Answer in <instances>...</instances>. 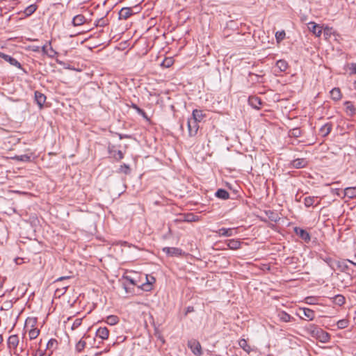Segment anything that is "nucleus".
<instances>
[{
    "label": "nucleus",
    "mask_w": 356,
    "mask_h": 356,
    "mask_svg": "<svg viewBox=\"0 0 356 356\" xmlns=\"http://www.w3.org/2000/svg\"><path fill=\"white\" fill-rule=\"evenodd\" d=\"M68 286H69L68 285H66V286H63V289H64V292H65V291H66V290L67 289Z\"/></svg>",
    "instance_id": "55"
},
{
    "label": "nucleus",
    "mask_w": 356,
    "mask_h": 356,
    "mask_svg": "<svg viewBox=\"0 0 356 356\" xmlns=\"http://www.w3.org/2000/svg\"><path fill=\"white\" fill-rule=\"evenodd\" d=\"M108 24V20L105 17H101L95 21V26L99 27H104Z\"/></svg>",
    "instance_id": "30"
},
{
    "label": "nucleus",
    "mask_w": 356,
    "mask_h": 356,
    "mask_svg": "<svg viewBox=\"0 0 356 356\" xmlns=\"http://www.w3.org/2000/svg\"><path fill=\"white\" fill-rule=\"evenodd\" d=\"M338 266L341 271H346L348 269V266L345 262H339Z\"/></svg>",
    "instance_id": "48"
},
{
    "label": "nucleus",
    "mask_w": 356,
    "mask_h": 356,
    "mask_svg": "<svg viewBox=\"0 0 356 356\" xmlns=\"http://www.w3.org/2000/svg\"><path fill=\"white\" fill-rule=\"evenodd\" d=\"M193 312V307H188L186 309V314H187L189 312Z\"/></svg>",
    "instance_id": "52"
},
{
    "label": "nucleus",
    "mask_w": 356,
    "mask_h": 356,
    "mask_svg": "<svg viewBox=\"0 0 356 356\" xmlns=\"http://www.w3.org/2000/svg\"><path fill=\"white\" fill-rule=\"evenodd\" d=\"M106 323L111 325H113L118 323V317L115 315H111L107 317L106 318Z\"/></svg>",
    "instance_id": "33"
},
{
    "label": "nucleus",
    "mask_w": 356,
    "mask_h": 356,
    "mask_svg": "<svg viewBox=\"0 0 356 356\" xmlns=\"http://www.w3.org/2000/svg\"><path fill=\"white\" fill-rule=\"evenodd\" d=\"M131 108L136 110V111L140 115L143 116L144 118H147V114L145 112L144 110L138 107L136 104L131 103Z\"/></svg>",
    "instance_id": "31"
},
{
    "label": "nucleus",
    "mask_w": 356,
    "mask_h": 356,
    "mask_svg": "<svg viewBox=\"0 0 356 356\" xmlns=\"http://www.w3.org/2000/svg\"><path fill=\"white\" fill-rule=\"evenodd\" d=\"M38 9V6L35 3L31 4L29 6H27L24 10V13L26 17L31 16L32 14H33L36 10Z\"/></svg>",
    "instance_id": "23"
},
{
    "label": "nucleus",
    "mask_w": 356,
    "mask_h": 356,
    "mask_svg": "<svg viewBox=\"0 0 356 356\" xmlns=\"http://www.w3.org/2000/svg\"><path fill=\"white\" fill-rule=\"evenodd\" d=\"M13 159L22 162H29L31 161V156L28 154L19 155L14 156Z\"/></svg>",
    "instance_id": "32"
},
{
    "label": "nucleus",
    "mask_w": 356,
    "mask_h": 356,
    "mask_svg": "<svg viewBox=\"0 0 356 356\" xmlns=\"http://www.w3.org/2000/svg\"><path fill=\"white\" fill-rule=\"evenodd\" d=\"M134 12H133V10L131 8H129V7H125V8H122L120 11H119V19H128L130 16H131L132 15H134Z\"/></svg>",
    "instance_id": "8"
},
{
    "label": "nucleus",
    "mask_w": 356,
    "mask_h": 356,
    "mask_svg": "<svg viewBox=\"0 0 356 356\" xmlns=\"http://www.w3.org/2000/svg\"><path fill=\"white\" fill-rule=\"evenodd\" d=\"M163 251L170 256H179L182 254V250L178 248L165 247L163 248Z\"/></svg>",
    "instance_id": "12"
},
{
    "label": "nucleus",
    "mask_w": 356,
    "mask_h": 356,
    "mask_svg": "<svg viewBox=\"0 0 356 356\" xmlns=\"http://www.w3.org/2000/svg\"><path fill=\"white\" fill-rule=\"evenodd\" d=\"M198 122L193 120L192 118L188 119L187 121V126H188V135L190 136H194L197 134L199 126H198Z\"/></svg>",
    "instance_id": "4"
},
{
    "label": "nucleus",
    "mask_w": 356,
    "mask_h": 356,
    "mask_svg": "<svg viewBox=\"0 0 356 356\" xmlns=\"http://www.w3.org/2000/svg\"><path fill=\"white\" fill-rule=\"evenodd\" d=\"M19 340L17 335L13 334V335L10 336L8 339V348L10 350H15L14 352L15 353L17 346L19 344Z\"/></svg>",
    "instance_id": "6"
},
{
    "label": "nucleus",
    "mask_w": 356,
    "mask_h": 356,
    "mask_svg": "<svg viewBox=\"0 0 356 356\" xmlns=\"http://www.w3.org/2000/svg\"><path fill=\"white\" fill-rule=\"evenodd\" d=\"M35 323L36 321L35 318H28L26 321L25 328L29 332V337L31 340L36 339L40 333V330L34 327Z\"/></svg>",
    "instance_id": "2"
},
{
    "label": "nucleus",
    "mask_w": 356,
    "mask_h": 356,
    "mask_svg": "<svg viewBox=\"0 0 356 356\" xmlns=\"http://www.w3.org/2000/svg\"><path fill=\"white\" fill-rule=\"evenodd\" d=\"M285 35L286 34H285L284 31H277L275 33V38H276L277 41H281V40H282L285 38Z\"/></svg>",
    "instance_id": "41"
},
{
    "label": "nucleus",
    "mask_w": 356,
    "mask_h": 356,
    "mask_svg": "<svg viewBox=\"0 0 356 356\" xmlns=\"http://www.w3.org/2000/svg\"><path fill=\"white\" fill-rule=\"evenodd\" d=\"M46 99L47 97L43 93L39 91H35V101L40 108L43 107Z\"/></svg>",
    "instance_id": "10"
},
{
    "label": "nucleus",
    "mask_w": 356,
    "mask_h": 356,
    "mask_svg": "<svg viewBox=\"0 0 356 356\" xmlns=\"http://www.w3.org/2000/svg\"><path fill=\"white\" fill-rule=\"evenodd\" d=\"M348 261L349 263L352 264L353 265H354V266H356V263H355V262H353V261H350V260H348Z\"/></svg>",
    "instance_id": "56"
},
{
    "label": "nucleus",
    "mask_w": 356,
    "mask_h": 356,
    "mask_svg": "<svg viewBox=\"0 0 356 356\" xmlns=\"http://www.w3.org/2000/svg\"><path fill=\"white\" fill-rule=\"evenodd\" d=\"M86 345V341L81 339L76 343V344L75 346V349L77 352L80 353L85 348Z\"/></svg>",
    "instance_id": "35"
},
{
    "label": "nucleus",
    "mask_w": 356,
    "mask_h": 356,
    "mask_svg": "<svg viewBox=\"0 0 356 356\" xmlns=\"http://www.w3.org/2000/svg\"><path fill=\"white\" fill-rule=\"evenodd\" d=\"M188 347L191 350L193 353L196 356L202 355V346L196 339H191L188 341Z\"/></svg>",
    "instance_id": "3"
},
{
    "label": "nucleus",
    "mask_w": 356,
    "mask_h": 356,
    "mask_svg": "<svg viewBox=\"0 0 356 356\" xmlns=\"http://www.w3.org/2000/svg\"><path fill=\"white\" fill-rule=\"evenodd\" d=\"M291 165L296 168H302L307 165V161L305 159H297L292 161Z\"/></svg>",
    "instance_id": "19"
},
{
    "label": "nucleus",
    "mask_w": 356,
    "mask_h": 356,
    "mask_svg": "<svg viewBox=\"0 0 356 356\" xmlns=\"http://www.w3.org/2000/svg\"><path fill=\"white\" fill-rule=\"evenodd\" d=\"M234 230L233 228H225L222 227L221 229H219L218 231H216L217 234H218L219 236H232L234 235Z\"/></svg>",
    "instance_id": "15"
},
{
    "label": "nucleus",
    "mask_w": 356,
    "mask_h": 356,
    "mask_svg": "<svg viewBox=\"0 0 356 356\" xmlns=\"http://www.w3.org/2000/svg\"><path fill=\"white\" fill-rule=\"evenodd\" d=\"M57 345V341L54 339H51L47 344V348L48 349H50V348H54L56 347V346Z\"/></svg>",
    "instance_id": "43"
},
{
    "label": "nucleus",
    "mask_w": 356,
    "mask_h": 356,
    "mask_svg": "<svg viewBox=\"0 0 356 356\" xmlns=\"http://www.w3.org/2000/svg\"><path fill=\"white\" fill-rule=\"evenodd\" d=\"M156 281L153 276L146 275V282L142 285V289L145 291H150L152 289V284Z\"/></svg>",
    "instance_id": "11"
},
{
    "label": "nucleus",
    "mask_w": 356,
    "mask_h": 356,
    "mask_svg": "<svg viewBox=\"0 0 356 356\" xmlns=\"http://www.w3.org/2000/svg\"><path fill=\"white\" fill-rule=\"evenodd\" d=\"M86 22V18L83 15H77L72 19V24L74 26H78L83 24Z\"/></svg>",
    "instance_id": "22"
},
{
    "label": "nucleus",
    "mask_w": 356,
    "mask_h": 356,
    "mask_svg": "<svg viewBox=\"0 0 356 356\" xmlns=\"http://www.w3.org/2000/svg\"><path fill=\"white\" fill-rule=\"evenodd\" d=\"M3 341V338H2V336L0 334V343L2 342Z\"/></svg>",
    "instance_id": "57"
},
{
    "label": "nucleus",
    "mask_w": 356,
    "mask_h": 356,
    "mask_svg": "<svg viewBox=\"0 0 356 356\" xmlns=\"http://www.w3.org/2000/svg\"><path fill=\"white\" fill-rule=\"evenodd\" d=\"M238 345L248 353H250L252 350L250 346L248 344L247 341L244 339H242L238 341Z\"/></svg>",
    "instance_id": "29"
},
{
    "label": "nucleus",
    "mask_w": 356,
    "mask_h": 356,
    "mask_svg": "<svg viewBox=\"0 0 356 356\" xmlns=\"http://www.w3.org/2000/svg\"><path fill=\"white\" fill-rule=\"evenodd\" d=\"M248 104L257 110L260 109V106L262 105L263 102L261 99L257 96H250L248 98Z\"/></svg>",
    "instance_id": "7"
},
{
    "label": "nucleus",
    "mask_w": 356,
    "mask_h": 356,
    "mask_svg": "<svg viewBox=\"0 0 356 356\" xmlns=\"http://www.w3.org/2000/svg\"><path fill=\"white\" fill-rule=\"evenodd\" d=\"M332 129V124L326 123L321 127L319 132L323 137H325L331 132Z\"/></svg>",
    "instance_id": "18"
},
{
    "label": "nucleus",
    "mask_w": 356,
    "mask_h": 356,
    "mask_svg": "<svg viewBox=\"0 0 356 356\" xmlns=\"http://www.w3.org/2000/svg\"><path fill=\"white\" fill-rule=\"evenodd\" d=\"M308 29L317 37H319L322 33V28L314 22L308 23Z\"/></svg>",
    "instance_id": "9"
},
{
    "label": "nucleus",
    "mask_w": 356,
    "mask_h": 356,
    "mask_svg": "<svg viewBox=\"0 0 356 356\" xmlns=\"http://www.w3.org/2000/svg\"><path fill=\"white\" fill-rule=\"evenodd\" d=\"M344 195L349 198H353L356 196V188L354 187L346 188L343 191Z\"/></svg>",
    "instance_id": "25"
},
{
    "label": "nucleus",
    "mask_w": 356,
    "mask_h": 356,
    "mask_svg": "<svg viewBox=\"0 0 356 356\" xmlns=\"http://www.w3.org/2000/svg\"><path fill=\"white\" fill-rule=\"evenodd\" d=\"M240 246V242L236 240H230L228 243V247L230 249L236 250Z\"/></svg>",
    "instance_id": "36"
},
{
    "label": "nucleus",
    "mask_w": 356,
    "mask_h": 356,
    "mask_svg": "<svg viewBox=\"0 0 356 356\" xmlns=\"http://www.w3.org/2000/svg\"><path fill=\"white\" fill-rule=\"evenodd\" d=\"M334 302L339 306L345 303V298L342 295H337L334 298Z\"/></svg>",
    "instance_id": "34"
},
{
    "label": "nucleus",
    "mask_w": 356,
    "mask_h": 356,
    "mask_svg": "<svg viewBox=\"0 0 356 356\" xmlns=\"http://www.w3.org/2000/svg\"><path fill=\"white\" fill-rule=\"evenodd\" d=\"M337 327L339 329H343L348 326V321L347 319H341L337 323Z\"/></svg>",
    "instance_id": "37"
},
{
    "label": "nucleus",
    "mask_w": 356,
    "mask_h": 356,
    "mask_svg": "<svg viewBox=\"0 0 356 356\" xmlns=\"http://www.w3.org/2000/svg\"><path fill=\"white\" fill-rule=\"evenodd\" d=\"M81 321H82L81 318L75 319V321H74V323L72 325V330H75L77 327H79L81 325Z\"/></svg>",
    "instance_id": "44"
},
{
    "label": "nucleus",
    "mask_w": 356,
    "mask_h": 356,
    "mask_svg": "<svg viewBox=\"0 0 356 356\" xmlns=\"http://www.w3.org/2000/svg\"><path fill=\"white\" fill-rule=\"evenodd\" d=\"M276 67L279 68L280 72H285L288 68V63L286 60L280 59L277 61Z\"/></svg>",
    "instance_id": "26"
},
{
    "label": "nucleus",
    "mask_w": 356,
    "mask_h": 356,
    "mask_svg": "<svg viewBox=\"0 0 356 356\" xmlns=\"http://www.w3.org/2000/svg\"><path fill=\"white\" fill-rule=\"evenodd\" d=\"M0 57L3 58L6 61L8 62L11 65L15 66L19 69L22 68L21 63L11 56L7 55L4 53H0Z\"/></svg>",
    "instance_id": "5"
},
{
    "label": "nucleus",
    "mask_w": 356,
    "mask_h": 356,
    "mask_svg": "<svg viewBox=\"0 0 356 356\" xmlns=\"http://www.w3.org/2000/svg\"><path fill=\"white\" fill-rule=\"evenodd\" d=\"M173 64V60L172 58H165L163 62L161 63V65L164 67H170Z\"/></svg>",
    "instance_id": "38"
},
{
    "label": "nucleus",
    "mask_w": 356,
    "mask_h": 356,
    "mask_svg": "<svg viewBox=\"0 0 356 356\" xmlns=\"http://www.w3.org/2000/svg\"><path fill=\"white\" fill-rule=\"evenodd\" d=\"M278 318L280 321L283 322H290L293 318L289 314L286 312L282 311L278 313Z\"/></svg>",
    "instance_id": "24"
},
{
    "label": "nucleus",
    "mask_w": 356,
    "mask_h": 356,
    "mask_svg": "<svg viewBox=\"0 0 356 356\" xmlns=\"http://www.w3.org/2000/svg\"><path fill=\"white\" fill-rule=\"evenodd\" d=\"M291 135L296 138L300 136L301 131L299 128L293 129L291 131Z\"/></svg>",
    "instance_id": "46"
},
{
    "label": "nucleus",
    "mask_w": 356,
    "mask_h": 356,
    "mask_svg": "<svg viewBox=\"0 0 356 356\" xmlns=\"http://www.w3.org/2000/svg\"><path fill=\"white\" fill-rule=\"evenodd\" d=\"M216 196L220 199L227 200L229 198V193L224 189H218L216 192Z\"/></svg>",
    "instance_id": "28"
},
{
    "label": "nucleus",
    "mask_w": 356,
    "mask_h": 356,
    "mask_svg": "<svg viewBox=\"0 0 356 356\" xmlns=\"http://www.w3.org/2000/svg\"><path fill=\"white\" fill-rule=\"evenodd\" d=\"M198 218L195 216H194L193 214L191 213V214H188L186 218V220L188 221V222H193V221H196L197 220Z\"/></svg>",
    "instance_id": "47"
},
{
    "label": "nucleus",
    "mask_w": 356,
    "mask_h": 356,
    "mask_svg": "<svg viewBox=\"0 0 356 356\" xmlns=\"http://www.w3.org/2000/svg\"><path fill=\"white\" fill-rule=\"evenodd\" d=\"M41 49H42V51L43 54H48V49H47V45H44L41 47Z\"/></svg>",
    "instance_id": "51"
},
{
    "label": "nucleus",
    "mask_w": 356,
    "mask_h": 356,
    "mask_svg": "<svg viewBox=\"0 0 356 356\" xmlns=\"http://www.w3.org/2000/svg\"><path fill=\"white\" fill-rule=\"evenodd\" d=\"M96 335L97 337L101 338L102 339H106L108 337L109 332L106 327H99L96 332Z\"/></svg>",
    "instance_id": "21"
},
{
    "label": "nucleus",
    "mask_w": 356,
    "mask_h": 356,
    "mask_svg": "<svg viewBox=\"0 0 356 356\" xmlns=\"http://www.w3.org/2000/svg\"><path fill=\"white\" fill-rule=\"evenodd\" d=\"M124 138V136H122V135H120V139H122V138Z\"/></svg>",
    "instance_id": "58"
},
{
    "label": "nucleus",
    "mask_w": 356,
    "mask_h": 356,
    "mask_svg": "<svg viewBox=\"0 0 356 356\" xmlns=\"http://www.w3.org/2000/svg\"><path fill=\"white\" fill-rule=\"evenodd\" d=\"M305 330L307 334L311 335V337L315 338L321 343H327L330 339V336L327 332L314 324L309 325L305 327Z\"/></svg>",
    "instance_id": "1"
},
{
    "label": "nucleus",
    "mask_w": 356,
    "mask_h": 356,
    "mask_svg": "<svg viewBox=\"0 0 356 356\" xmlns=\"http://www.w3.org/2000/svg\"><path fill=\"white\" fill-rule=\"evenodd\" d=\"M48 56L50 58H54L56 55H58V52L56 51L52 47H49L48 49Z\"/></svg>",
    "instance_id": "45"
},
{
    "label": "nucleus",
    "mask_w": 356,
    "mask_h": 356,
    "mask_svg": "<svg viewBox=\"0 0 356 356\" xmlns=\"http://www.w3.org/2000/svg\"><path fill=\"white\" fill-rule=\"evenodd\" d=\"M314 200L313 197H307L305 198V201H304V203H305V205L307 207H309L313 205L314 204Z\"/></svg>",
    "instance_id": "40"
},
{
    "label": "nucleus",
    "mask_w": 356,
    "mask_h": 356,
    "mask_svg": "<svg viewBox=\"0 0 356 356\" xmlns=\"http://www.w3.org/2000/svg\"><path fill=\"white\" fill-rule=\"evenodd\" d=\"M295 232L305 242H309L311 239L309 234L305 229L301 228L296 227Z\"/></svg>",
    "instance_id": "13"
},
{
    "label": "nucleus",
    "mask_w": 356,
    "mask_h": 356,
    "mask_svg": "<svg viewBox=\"0 0 356 356\" xmlns=\"http://www.w3.org/2000/svg\"><path fill=\"white\" fill-rule=\"evenodd\" d=\"M120 172L124 173L126 175H129L131 172V168L129 165L126 164H123L120 166L119 169Z\"/></svg>",
    "instance_id": "39"
},
{
    "label": "nucleus",
    "mask_w": 356,
    "mask_h": 356,
    "mask_svg": "<svg viewBox=\"0 0 356 356\" xmlns=\"http://www.w3.org/2000/svg\"><path fill=\"white\" fill-rule=\"evenodd\" d=\"M345 111L348 115L352 117L356 113V108L353 104L350 101L344 102Z\"/></svg>",
    "instance_id": "14"
},
{
    "label": "nucleus",
    "mask_w": 356,
    "mask_h": 356,
    "mask_svg": "<svg viewBox=\"0 0 356 356\" xmlns=\"http://www.w3.org/2000/svg\"><path fill=\"white\" fill-rule=\"evenodd\" d=\"M303 315L306 318H307L309 321H312L315 317V313L313 310L308 309V308H304L302 309Z\"/></svg>",
    "instance_id": "27"
},
{
    "label": "nucleus",
    "mask_w": 356,
    "mask_h": 356,
    "mask_svg": "<svg viewBox=\"0 0 356 356\" xmlns=\"http://www.w3.org/2000/svg\"><path fill=\"white\" fill-rule=\"evenodd\" d=\"M31 49L33 51L38 52L40 49V47L33 45L31 47Z\"/></svg>",
    "instance_id": "49"
},
{
    "label": "nucleus",
    "mask_w": 356,
    "mask_h": 356,
    "mask_svg": "<svg viewBox=\"0 0 356 356\" xmlns=\"http://www.w3.org/2000/svg\"><path fill=\"white\" fill-rule=\"evenodd\" d=\"M108 152H109L110 154L113 157H114L116 160H120L123 158V154H122V151H120V150L115 151L114 149V146H113V145L108 146Z\"/></svg>",
    "instance_id": "16"
},
{
    "label": "nucleus",
    "mask_w": 356,
    "mask_h": 356,
    "mask_svg": "<svg viewBox=\"0 0 356 356\" xmlns=\"http://www.w3.org/2000/svg\"><path fill=\"white\" fill-rule=\"evenodd\" d=\"M330 96L332 100L339 101L341 99L342 95L339 88H334L330 91Z\"/></svg>",
    "instance_id": "20"
},
{
    "label": "nucleus",
    "mask_w": 356,
    "mask_h": 356,
    "mask_svg": "<svg viewBox=\"0 0 356 356\" xmlns=\"http://www.w3.org/2000/svg\"><path fill=\"white\" fill-rule=\"evenodd\" d=\"M332 191H335V193H336L337 195H339V193H338V189H337V188H332Z\"/></svg>",
    "instance_id": "54"
},
{
    "label": "nucleus",
    "mask_w": 356,
    "mask_h": 356,
    "mask_svg": "<svg viewBox=\"0 0 356 356\" xmlns=\"http://www.w3.org/2000/svg\"><path fill=\"white\" fill-rule=\"evenodd\" d=\"M348 67L350 70V75L356 74V63H352L348 65Z\"/></svg>",
    "instance_id": "42"
},
{
    "label": "nucleus",
    "mask_w": 356,
    "mask_h": 356,
    "mask_svg": "<svg viewBox=\"0 0 356 356\" xmlns=\"http://www.w3.org/2000/svg\"><path fill=\"white\" fill-rule=\"evenodd\" d=\"M70 277V276H64V277H60L58 278H57L56 280V282H61L63 280H67L69 279Z\"/></svg>",
    "instance_id": "50"
},
{
    "label": "nucleus",
    "mask_w": 356,
    "mask_h": 356,
    "mask_svg": "<svg viewBox=\"0 0 356 356\" xmlns=\"http://www.w3.org/2000/svg\"><path fill=\"white\" fill-rule=\"evenodd\" d=\"M205 114L203 113V111L202 110L194 109L192 113L191 118L199 122L202 120Z\"/></svg>",
    "instance_id": "17"
},
{
    "label": "nucleus",
    "mask_w": 356,
    "mask_h": 356,
    "mask_svg": "<svg viewBox=\"0 0 356 356\" xmlns=\"http://www.w3.org/2000/svg\"><path fill=\"white\" fill-rule=\"evenodd\" d=\"M127 279L129 281V282H130L131 284H135V282H134V280H132V279H129V278H127Z\"/></svg>",
    "instance_id": "53"
}]
</instances>
